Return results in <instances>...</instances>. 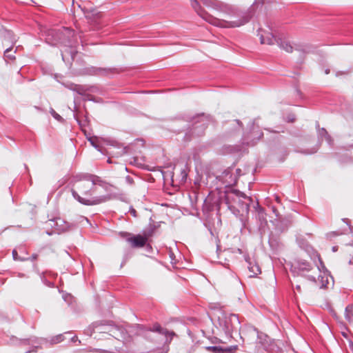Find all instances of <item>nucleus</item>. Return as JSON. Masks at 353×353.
Here are the masks:
<instances>
[{"label": "nucleus", "instance_id": "nucleus-26", "mask_svg": "<svg viewBox=\"0 0 353 353\" xmlns=\"http://www.w3.org/2000/svg\"><path fill=\"white\" fill-rule=\"evenodd\" d=\"M50 112L51 115L57 121L63 120L62 117L58 113H57L54 109L51 108Z\"/></svg>", "mask_w": 353, "mask_h": 353}, {"label": "nucleus", "instance_id": "nucleus-38", "mask_svg": "<svg viewBox=\"0 0 353 353\" xmlns=\"http://www.w3.org/2000/svg\"><path fill=\"white\" fill-rule=\"evenodd\" d=\"M130 214H131L133 216H134V217H136V216H137V212H136V210H135L133 208H130Z\"/></svg>", "mask_w": 353, "mask_h": 353}, {"label": "nucleus", "instance_id": "nucleus-36", "mask_svg": "<svg viewBox=\"0 0 353 353\" xmlns=\"http://www.w3.org/2000/svg\"><path fill=\"white\" fill-rule=\"evenodd\" d=\"M295 120V117L293 114L292 115H289L288 117H287V121L288 122H293Z\"/></svg>", "mask_w": 353, "mask_h": 353}, {"label": "nucleus", "instance_id": "nucleus-53", "mask_svg": "<svg viewBox=\"0 0 353 353\" xmlns=\"http://www.w3.org/2000/svg\"><path fill=\"white\" fill-rule=\"evenodd\" d=\"M46 284L48 285V286H51L52 285L51 282H48V281L46 282Z\"/></svg>", "mask_w": 353, "mask_h": 353}, {"label": "nucleus", "instance_id": "nucleus-33", "mask_svg": "<svg viewBox=\"0 0 353 353\" xmlns=\"http://www.w3.org/2000/svg\"><path fill=\"white\" fill-rule=\"evenodd\" d=\"M243 150V148L240 146V145H236V146H234V147H232L230 152H240Z\"/></svg>", "mask_w": 353, "mask_h": 353}, {"label": "nucleus", "instance_id": "nucleus-4", "mask_svg": "<svg viewBox=\"0 0 353 353\" xmlns=\"http://www.w3.org/2000/svg\"><path fill=\"white\" fill-rule=\"evenodd\" d=\"M258 36L262 44L273 45L276 43L279 47L287 52H292L293 47L285 38H276L272 33L259 29Z\"/></svg>", "mask_w": 353, "mask_h": 353}, {"label": "nucleus", "instance_id": "nucleus-56", "mask_svg": "<svg viewBox=\"0 0 353 353\" xmlns=\"http://www.w3.org/2000/svg\"><path fill=\"white\" fill-rule=\"evenodd\" d=\"M276 200L279 202V198L278 196L276 197Z\"/></svg>", "mask_w": 353, "mask_h": 353}, {"label": "nucleus", "instance_id": "nucleus-17", "mask_svg": "<svg viewBox=\"0 0 353 353\" xmlns=\"http://www.w3.org/2000/svg\"><path fill=\"white\" fill-rule=\"evenodd\" d=\"M214 204H215L216 209L217 210V211H219V205L217 204L216 200L214 201ZM214 206L211 205L210 199L207 198L204 201L203 209H206L208 211H212V210H214Z\"/></svg>", "mask_w": 353, "mask_h": 353}, {"label": "nucleus", "instance_id": "nucleus-43", "mask_svg": "<svg viewBox=\"0 0 353 353\" xmlns=\"http://www.w3.org/2000/svg\"><path fill=\"white\" fill-rule=\"evenodd\" d=\"M74 117L75 119L77 120V121L79 123V124L81 125V123H80V121H79L78 117L75 114L74 115Z\"/></svg>", "mask_w": 353, "mask_h": 353}, {"label": "nucleus", "instance_id": "nucleus-18", "mask_svg": "<svg viewBox=\"0 0 353 353\" xmlns=\"http://www.w3.org/2000/svg\"><path fill=\"white\" fill-rule=\"evenodd\" d=\"M63 299L64 301L68 303V306L74 307V303H75V298L71 295L70 294H65L63 295Z\"/></svg>", "mask_w": 353, "mask_h": 353}, {"label": "nucleus", "instance_id": "nucleus-32", "mask_svg": "<svg viewBox=\"0 0 353 353\" xmlns=\"http://www.w3.org/2000/svg\"><path fill=\"white\" fill-rule=\"evenodd\" d=\"M125 181L126 183H128L129 185H132L134 183L133 179L129 175L125 176Z\"/></svg>", "mask_w": 353, "mask_h": 353}, {"label": "nucleus", "instance_id": "nucleus-7", "mask_svg": "<svg viewBox=\"0 0 353 353\" xmlns=\"http://www.w3.org/2000/svg\"><path fill=\"white\" fill-rule=\"evenodd\" d=\"M119 234L121 237L125 239L132 248H142L148 241L145 236L141 234L132 235L126 232H121Z\"/></svg>", "mask_w": 353, "mask_h": 353}, {"label": "nucleus", "instance_id": "nucleus-52", "mask_svg": "<svg viewBox=\"0 0 353 353\" xmlns=\"http://www.w3.org/2000/svg\"><path fill=\"white\" fill-rule=\"evenodd\" d=\"M342 335L345 337V338H347V334L345 332H342Z\"/></svg>", "mask_w": 353, "mask_h": 353}, {"label": "nucleus", "instance_id": "nucleus-40", "mask_svg": "<svg viewBox=\"0 0 353 353\" xmlns=\"http://www.w3.org/2000/svg\"><path fill=\"white\" fill-rule=\"evenodd\" d=\"M319 259L320 265H321V266H319V267H318L319 270H321V268H322V269H325V265L323 264V262L321 261V259Z\"/></svg>", "mask_w": 353, "mask_h": 353}, {"label": "nucleus", "instance_id": "nucleus-31", "mask_svg": "<svg viewBox=\"0 0 353 353\" xmlns=\"http://www.w3.org/2000/svg\"><path fill=\"white\" fill-rule=\"evenodd\" d=\"M225 252H231V253H239V254H242L243 252H242V250L240 249V248H237V249H227L225 250Z\"/></svg>", "mask_w": 353, "mask_h": 353}, {"label": "nucleus", "instance_id": "nucleus-42", "mask_svg": "<svg viewBox=\"0 0 353 353\" xmlns=\"http://www.w3.org/2000/svg\"><path fill=\"white\" fill-rule=\"evenodd\" d=\"M331 312H332V315L334 317H335V318H336V319H338V318H339V317H338V316L336 315V311H335V310H331Z\"/></svg>", "mask_w": 353, "mask_h": 353}, {"label": "nucleus", "instance_id": "nucleus-48", "mask_svg": "<svg viewBox=\"0 0 353 353\" xmlns=\"http://www.w3.org/2000/svg\"><path fill=\"white\" fill-rule=\"evenodd\" d=\"M61 56H62L63 61H65V54L63 52L61 53Z\"/></svg>", "mask_w": 353, "mask_h": 353}, {"label": "nucleus", "instance_id": "nucleus-21", "mask_svg": "<svg viewBox=\"0 0 353 353\" xmlns=\"http://www.w3.org/2000/svg\"><path fill=\"white\" fill-rule=\"evenodd\" d=\"M4 57H5L6 61L7 60L13 61V60L15 59V56L14 55V54L11 53V48H7L4 51Z\"/></svg>", "mask_w": 353, "mask_h": 353}, {"label": "nucleus", "instance_id": "nucleus-41", "mask_svg": "<svg viewBox=\"0 0 353 353\" xmlns=\"http://www.w3.org/2000/svg\"><path fill=\"white\" fill-rule=\"evenodd\" d=\"M265 337L267 338L265 339L266 343H268L269 345L270 346L271 343H272L271 339L268 336H265Z\"/></svg>", "mask_w": 353, "mask_h": 353}, {"label": "nucleus", "instance_id": "nucleus-35", "mask_svg": "<svg viewBox=\"0 0 353 353\" xmlns=\"http://www.w3.org/2000/svg\"><path fill=\"white\" fill-rule=\"evenodd\" d=\"M208 349L212 350L214 352L222 351V349L219 348L217 347H208Z\"/></svg>", "mask_w": 353, "mask_h": 353}, {"label": "nucleus", "instance_id": "nucleus-54", "mask_svg": "<svg viewBox=\"0 0 353 353\" xmlns=\"http://www.w3.org/2000/svg\"><path fill=\"white\" fill-rule=\"evenodd\" d=\"M216 250H217V252L220 250V245L218 244L216 245Z\"/></svg>", "mask_w": 353, "mask_h": 353}, {"label": "nucleus", "instance_id": "nucleus-15", "mask_svg": "<svg viewBox=\"0 0 353 353\" xmlns=\"http://www.w3.org/2000/svg\"><path fill=\"white\" fill-rule=\"evenodd\" d=\"M53 221L59 232L65 231L69 228V223L61 218H56Z\"/></svg>", "mask_w": 353, "mask_h": 353}, {"label": "nucleus", "instance_id": "nucleus-23", "mask_svg": "<svg viewBox=\"0 0 353 353\" xmlns=\"http://www.w3.org/2000/svg\"><path fill=\"white\" fill-rule=\"evenodd\" d=\"M87 91L88 89L85 88V86L77 85L74 92H77L80 95H84Z\"/></svg>", "mask_w": 353, "mask_h": 353}, {"label": "nucleus", "instance_id": "nucleus-50", "mask_svg": "<svg viewBox=\"0 0 353 353\" xmlns=\"http://www.w3.org/2000/svg\"><path fill=\"white\" fill-rule=\"evenodd\" d=\"M332 251H333V252H336V251H337V247H336V246H334V247L332 248Z\"/></svg>", "mask_w": 353, "mask_h": 353}, {"label": "nucleus", "instance_id": "nucleus-20", "mask_svg": "<svg viewBox=\"0 0 353 353\" xmlns=\"http://www.w3.org/2000/svg\"><path fill=\"white\" fill-rule=\"evenodd\" d=\"M203 115L199 119L198 121H196L194 125V129L195 130L197 128H201L202 131L206 128L205 123L203 122Z\"/></svg>", "mask_w": 353, "mask_h": 353}, {"label": "nucleus", "instance_id": "nucleus-37", "mask_svg": "<svg viewBox=\"0 0 353 353\" xmlns=\"http://www.w3.org/2000/svg\"><path fill=\"white\" fill-rule=\"evenodd\" d=\"M70 56H71L72 59L74 60V56L76 55L77 52L74 50L71 49L70 51Z\"/></svg>", "mask_w": 353, "mask_h": 353}, {"label": "nucleus", "instance_id": "nucleus-10", "mask_svg": "<svg viewBox=\"0 0 353 353\" xmlns=\"http://www.w3.org/2000/svg\"><path fill=\"white\" fill-rule=\"evenodd\" d=\"M311 270V264L305 260H296L291 265V271L294 274H299L303 272H309Z\"/></svg>", "mask_w": 353, "mask_h": 353}, {"label": "nucleus", "instance_id": "nucleus-28", "mask_svg": "<svg viewBox=\"0 0 353 353\" xmlns=\"http://www.w3.org/2000/svg\"><path fill=\"white\" fill-rule=\"evenodd\" d=\"M325 139L329 145H330V146L333 145L334 140L328 133L325 136Z\"/></svg>", "mask_w": 353, "mask_h": 353}, {"label": "nucleus", "instance_id": "nucleus-8", "mask_svg": "<svg viewBox=\"0 0 353 353\" xmlns=\"http://www.w3.org/2000/svg\"><path fill=\"white\" fill-rule=\"evenodd\" d=\"M103 141L108 145L110 146L108 149V152L112 156L119 157L126 153V148L117 141L110 139H105Z\"/></svg>", "mask_w": 353, "mask_h": 353}, {"label": "nucleus", "instance_id": "nucleus-16", "mask_svg": "<svg viewBox=\"0 0 353 353\" xmlns=\"http://www.w3.org/2000/svg\"><path fill=\"white\" fill-rule=\"evenodd\" d=\"M114 68H92V73L93 74L107 75L110 73L114 72Z\"/></svg>", "mask_w": 353, "mask_h": 353}, {"label": "nucleus", "instance_id": "nucleus-51", "mask_svg": "<svg viewBox=\"0 0 353 353\" xmlns=\"http://www.w3.org/2000/svg\"><path fill=\"white\" fill-rule=\"evenodd\" d=\"M272 210H273L274 213H275L276 216H278V214H276V210L275 208H273Z\"/></svg>", "mask_w": 353, "mask_h": 353}, {"label": "nucleus", "instance_id": "nucleus-11", "mask_svg": "<svg viewBox=\"0 0 353 353\" xmlns=\"http://www.w3.org/2000/svg\"><path fill=\"white\" fill-rule=\"evenodd\" d=\"M218 179L225 187H230L234 185L237 180V177L233 174L230 169L223 171Z\"/></svg>", "mask_w": 353, "mask_h": 353}, {"label": "nucleus", "instance_id": "nucleus-27", "mask_svg": "<svg viewBox=\"0 0 353 353\" xmlns=\"http://www.w3.org/2000/svg\"><path fill=\"white\" fill-rule=\"evenodd\" d=\"M64 86L66 87L67 88L72 90V91H75V88H77V84H74L73 83H63Z\"/></svg>", "mask_w": 353, "mask_h": 353}, {"label": "nucleus", "instance_id": "nucleus-59", "mask_svg": "<svg viewBox=\"0 0 353 353\" xmlns=\"http://www.w3.org/2000/svg\"><path fill=\"white\" fill-rule=\"evenodd\" d=\"M23 276V274H19V276Z\"/></svg>", "mask_w": 353, "mask_h": 353}, {"label": "nucleus", "instance_id": "nucleus-14", "mask_svg": "<svg viewBox=\"0 0 353 353\" xmlns=\"http://www.w3.org/2000/svg\"><path fill=\"white\" fill-rule=\"evenodd\" d=\"M228 124L232 127L231 130H229L228 133V136H232L236 132H239L243 126L242 123L239 119H234L230 121Z\"/></svg>", "mask_w": 353, "mask_h": 353}, {"label": "nucleus", "instance_id": "nucleus-44", "mask_svg": "<svg viewBox=\"0 0 353 353\" xmlns=\"http://www.w3.org/2000/svg\"><path fill=\"white\" fill-rule=\"evenodd\" d=\"M309 279H310V280H311V281H315V277H314V276H309Z\"/></svg>", "mask_w": 353, "mask_h": 353}, {"label": "nucleus", "instance_id": "nucleus-9", "mask_svg": "<svg viewBox=\"0 0 353 353\" xmlns=\"http://www.w3.org/2000/svg\"><path fill=\"white\" fill-rule=\"evenodd\" d=\"M220 323H223L228 332H232L236 325L239 324L238 316L234 314L226 315L223 314L222 316H219Z\"/></svg>", "mask_w": 353, "mask_h": 353}, {"label": "nucleus", "instance_id": "nucleus-39", "mask_svg": "<svg viewBox=\"0 0 353 353\" xmlns=\"http://www.w3.org/2000/svg\"><path fill=\"white\" fill-rule=\"evenodd\" d=\"M348 264L350 269L353 270V256L349 260Z\"/></svg>", "mask_w": 353, "mask_h": 353}, {"label": "nucleus", "instance_id": "nucleus-6", "mask_svg": "<svg viewBox=\"0 0 353 353\" xmlns=\"http://www.w3.org/2000/svg\"><path fill=\"white\" fill-rule=\"evenodd\" d=\"M254 218L258 223V229L261 234L265 232V229L268 225L266 212L259 203L254 206Z\"/></svg>", "mask_w": 353, "mask_h": 353}, {"label": "nucleus", "instance_id": "nucleus-49", "mask_svg": "<svg viewBox=\"0 0 353 353\" xmlns=\"http://www.w3.org/2000/svg\"><path fill=\"white\" fill-rule=\"evenodd\" d=\"M236 173H237V174H238V175H240V174H241V170L240 169H236Z\"/></svg>", "mask_w": 353, "mask_h": 353}, {"label": "nucleus", "instance_id": "nucleus-3", "mask_svg": "<svg viewBox=\"0 0 353 353\" xmlns=\"http://www.w3.org/2000/svg\"><path fill=\"white\" fill-rule=\"evenodd\" d=\"M252 202L251 197L239 190L230 188L225 192V203L228 208L235 216L239 218L243 227H245V221Z\"/></svg>", "mask_w": 353, "mask_h": 353}, {"label": "nucleus", "instance_id": "nucleus-22", "mask_svg": "<svg viewBox=\"0 0 353 353\" xmlns=\"http://www.w3.org/2000/svg\"><path fill=\"white\" fill-rule=\"evenodd\" d=\"M343 314L349 323H353V310H344Z\"/></svg>", "mask_w": 353, "mask_h": 353}, {"label": "nucleus", "instance_id": "nucleus-47", "mask_svg": "<svg viewBox=\"0 0 353 353\" xmlns=\"http://www.w3.org/2000/svg\"><path fill=\"white\" fill-rule=\"evenodd\" d=\"M77 339H77V336H74L73 338H72V341L73 342H75L76 341H77Z\"/></svg>", "mask_w": 353, "mask_h": 353}, {"label": "nucleus", "instance_id": "nucleus-19", "mask_svg": "<svg viewBox=\"0 0 353 353\" xmlns=\"http://www.w3.org/2000/svg\"><path fill=\"white\" fill-rule=\"evenodd\" d=\"M316 128L317 129V134L319 140L323 139V137H325V136L328 133L327 130L324 128H320L319 122H316Z\"/></svg>", "mask_w": 353, "mask_h": 353}, {"label": "nucleus", "instance_id": "nucleus-46", "mask_svg": "<svg viewBox=\"0 0 353 353\" xmlns=\"http://www.w3.org/2000/svg\"><path fill=\"white\" fill-rule=\"evenodd\" d=\"M314 152H316V150H312V151H310V152H305V154H313V153H314Z\"/></svg>", "mask_w": 353, "mask_h": 353}, {"label": "nucleus", "instance_id": "nucleus-57", "mask_svg": "<svg viewBox=\"0 0 353 353\" xmlns=\"http://www.w3.org/2000/svg\"><path fill=\"white\" fill-rule=\"evenodd\" d=\"M346 310H348V309H350V305H347L346 307H345Z\"/></svg>", "mask_w": 353, "mask_h": 353}, {"label": "nucleus", "instance_id": "nucleus-30", "mask_svg": "<svg viewBox=\"0 0 353 353\" xmlns=\"http://www.w3.org/2000/svg\"><path fill=\"white\" fill-rule=\"evenodd\" d=\"M63 340V335L62 334H59V335H57L55 337H54L52 339V341L53 343H59V342L62 341Z\"/></svg>", "mask_w": 353, "mask_h": 353}, {"label": "nucleus", "instance_id": "nucleus-58", "mask_svg": "<svg viewBox=\"0 0 353 353\" xmlns=\"http://www.w3.org/2000/svg\"><path fill=\"white\" fill-rule=\"evenodd\" d=\"M172 255H173V254H170V257H171V258H173V256H172Z\"/></svg>", "mask_w": 353, "mask_h": 353}, {"label": "nucleus", "instance_id": "nucleus-60", "mask_svg": "<svg viewBox=\"0 0 353 353\" xmlns=\"http://www.w3.org/2000/svg\"><path fill=\"white\" fill-rule=\"evenodd\" d=\"M351 346L353 347V343H351Z\"/></svg>", "mask_w": 353, "mask_h": 353}, {"label": "nucleus", "instance_id": "nucleus-55", "mask_svg": "<svg viewBox=\"0 0 353 353\" xmlns=\"http://www.w3.org/2000/svg\"><path fill=\"white\" fill-rule=\"evenodd\" d=\"M330 72V70L329 69H326L325 70V74H329Z\"/></svg>", "mask_w": 353, "mask_h": 353}, {"label": "nucleus", "instance_id": "nucleus-34", "mask_svg": "<svg viewBox=\"0 0 353 353\" xmlns=\"http://www.w3.org/2000/svg\"><path fill=\"white\" fill-rule=\"evenodd\" d=\"M77 183H79V184L77 185V186L81 183H85V186L83 188V190H87L89 189V188L91 186L87 182V181H78Z\"/></svg>", "mask_w": 353, "mask_h": 353}, {"label": "nucleus", "instance_id": "nucleus-13", "mask_svg": "<svg viewBox=\"0 0 353 353\" xmlns=\"http://www.w3.org/2000/svg\"><path fill=\"white\" fill-rule=\"evenodd\" d=\"M191 6L194 8V10L196 12V13L205 21L212 25V22L210 18H215L212 15L208 13L202 7L200 6L199 3L196 0H190Z\"/></svg>", "mask_w": 353, "mask_h": 353}, {"label": "nucleus", "instance_id": "nucleus-1", "mask_svg": "<svg viewBox=\"0 0 353 353\" xmlns=\"http://www.w3.org/2000/svg\"><path fill=\"white\" fill-rule=\"evenodd\" d=\"M210 2L208 8H211L228 17L229 19L228 20L220 19L216 17L210 18L213 26L224 28H239L245 25L254 14L255 8L263 4V0H255L249 8L243 10L238 7L219 0H212Z\"/></svg>", "mask_w": 353, "mask_h": 353}, {"label": "nucleus", "instance_id": "nucleus-29", "mask_svg": "<svg viewBox=\"0 0 353 353\" xmlns=\"http://www.w3.org/2000/svg\"><path fill=\"white\" fill-rule=\"evenodd\" d=\"M88 141L90 142L91 145H92L94 148H96L99 152H100L103 153V152H102V150H101V149L100 146H99L98 144H97V143H96L92 140V139L90 138V139H88Z\"/></svg>", "mask_w": 353, "mask_h": 353}, {"label": "nucleus", "instance_id": "nucleus-2", "mask_svg": "<svg viewBox=\"0 0 353 353\" xmlns=\"http://www.w3.org/2000/svg\"><path fill=\"white\" fill-rule=\"evenodd\" d=\"M85 181L91 182V186L87 190H83V188L85 186L84 183H81L77 186V190L84 196H80L78 192L74 190H71V193L74 199L84 205H95L102 203H105L110 199V196L102 195L98 196H92V192L95 191L94 185L98 184L101 186L105 183L99 176L89 174V173H79L72 176V183H77L78 181Z\"/></svg>", "mask_w": 353, "mask_h": 353}, {"label": "nucleus", "instance_id": "nucleus-12", "mask_svg": "<svg viewBox=\"0 0 353 353\" xmlns=\"http://www.w3.org/2000/svg\"><path fill=\"white\" fill-rule=\"evenodd\" d=\"M244 259L247 263L248 269L250 272V277H255L261 274V268L255 259L250 258L248 255H244Z\"/></svg>", "mask_w": 353, "mask_h": 353}, {"label": "nucleus", "instance_id": "nucleus-45", "mask_svg": "<svg viewBox=\"0 0 353 353\" xmlns=\"http://www.w3.org/2000/svg\"><path fill=\"white\" fill-rule=\"evenodd\" d=\"M296 290L297 291H299V292H301V286H300V285H297L296 286Z\"/></svg>", "mask_w": 353, "mask_h": 353}, {"label": "nucleus", "instance_id": "nucleus-24", "mask_svg": "<svg viewBox=\"0 0 353 353\" xmlns=\"http://www.w3.org/2000/svg\"><path fill=\"white\" fill-rule=\"evenodd\" d=\"M152 331H154V332H158L159 333H161V334H166L168 333V331L165 330L164 329H163L158 324H156L153 326V328L152 330Z\"/></svg>", "mask_w": 353, "mask_h": 353}, {"label": "nucleus", "instance_id": "nucleus-5", "mask_svg": "<svg viewBox=\"0 0 353 353\" xmlns=\"http://www.w3.org/2000/svg\"><path fill=\"white\" fill-rule=\"evenodd\" d=\"M250 130L243 134L242 144L247 146H254L263 137V134L254 127V121L250 123Z\"/></svg>", "mask_w": 353, "mask_h": 353}, {"label": "nucleus", "instance_id": "nucleus-25", "mask_svg": "<svg viewBox=\"0 0 353 353\" xmlns=\"http://www.w3.org/2000/svg\"><path fill=\"white\" fill-rule=\"evenodd\" d=\"M12 254L13 259L14 261H24V260H26L25 258L19 256L18 255L17 251L16 250H13Z\"/></svg>", "mask_w": 353, "mask_h": 353}]
</instances>
